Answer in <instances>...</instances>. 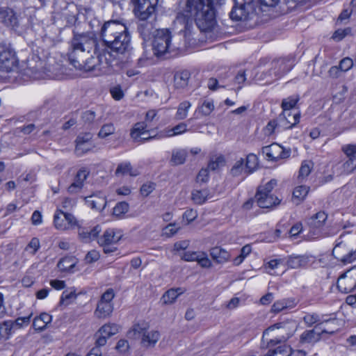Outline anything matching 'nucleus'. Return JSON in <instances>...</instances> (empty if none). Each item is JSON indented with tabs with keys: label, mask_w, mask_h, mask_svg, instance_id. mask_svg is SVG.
Returning <instances> with one entry per match:
<instances>
[{
	"label": "nucleus",
	"mask_w": 356,
	"mask_h": 356,
	"mask_svg": "<svg viewBox=\"0 0 356 356\" xmlns=\"http://www.w3.org/2000/svg\"><path fill=\"white\" fill-rule=\"evenodd\" d=\"M129 334L135 339H140V344L145 348L154 347L160 339L159 332L149 330L146 323L135 325Z\"/></svg>",
	"instance_id": "obj_6"
},
{
	"label": "nucleus",
	"mask_w": 356,
	"mask_h": 356,
	"mask_svg": "<svg viewBox=\"0 0 356 356\" xmlns=\"http://www.w3.org/2000/svg\"><path fill=\"white\" fill-rule=\"evenodd\" d=\"M295 325H296V323L293 321H286V322L275 323L274 325L268 327L264 332L263 338H264L266 337V335L268 334L270 331L273 330L275 328H277V329L283 328V329H289V332L287 333V336L286 337H283V338L284 339H288L293 334V333L295 330Z\"/></svg>",
	"instance_id": "obj_32"
},
{
	"label": "nucleus",
	"mask_w": 356,
	"mask_h": 356,
	"mask_svg": "<svg viewBox=\"0 0 356 356\" xmlns=\"http://www.w3.org/2000/svg\"><path fill=\"white\" fill-rule=\"evenodd\" d=\"M258 166V159L254 154H250L245 159V172L250 174L253 172Z\"/></svg>",
	"instance_id": "obj_43"
},
{
	"label": "nucleus",
	"mask_w": 356,
	"mask_h": 356,
	"mask_svg": "<svg viewBox=\"0 0 356 356\" xmlns=\"http://www.w3.org/2000/svg\"><path fill=\"white\" fill-rule=\"evenodd\" d=\"M76 298V293L74 291H65L63 292L60 303L61 305H68L72 300Z\"/></svg>",
	"instance_id": "obj_55"
},
{
	"label": "nucleus",
	"mask_w": 356,
	"mask_h": 356,
	"mask_svg": "<svg viewBox=\"0 0 356 356\" xmlns=\"http://www.w3.org/2000/svg\"><path fill=\"white\" fill-rule=\"evenodd\" d=\"M308 191L309 188L305 186H299L294 189L293 193V197L294 200H298L296 202V204H298L300 202L304 200V198L307 196Z\"/></svg>",
	"instance_id": "obj_46"
},
{
	"label": "nucleus",
	"mask_w": 356,
	"mask_h": 356,
	"mask_svg": "<svg viewBox=\"0 0 356 356\" xmlns=\"http://www.w3.org/2000/svg\"><path fill=\"white\" fill-rule=\"evenodd\" d=\"M129 206L127 202H119L113 208V214L118 218H121L129 211Z\"/></svg>",
	"instance_id": "obj_48"
},
{
	"label": "nucleus",
	"mask_w": 356,
	"mask_h": 356,
	"mask_svg": "<svg viewBox=\"0 0 356 356\" xmlns=\"http://www.w3.org/2000/svg\"><path fill=\"white\" fill-rule=\"evenodd\" d=\"M155 189V184L152 182L144 184L140 188L142 195L147 197Z\"/></svg>",
	"instance_id": "obj_60"
},
{
	"label": "nucleus",
	"mask_w": 356,
	"mask_h": 356,
	"mask_svg": "<svg viewBox=\"0 0 356 356\" xmlns=\"http://www.w3.org/2000/svg\"><path fill=\"white\" fill-rule=\"evenodd\" d=\"M210 255L212 259L218 264L227 262L230 257L229 253L220 247H214L210 250Z\"/></svg>",
	"instance_id": "obj_28"
},
{
	"label": "nucleus",
	"mask_w": 356,
	"mask_h": 356,
	"mask_svg": "<svg viewBox=\"0 0 356 356\" xmlns=\"http://www.w3.org/2000/svg\"><path fill=\"white\" fill-rule=\"evenodd\" d=\"M313 165L314 164L311 161H304L302 163L298 175L300 181H302L310 174Z\"/></svg>",
	"instance_id": "obj_44"
},
{
	"label": "nucleus",
	"mask_w": 356,
	"mask_h": 356,
	"mask_svg": "<svg viewBox=\"0 0 356 356\" xmlns=\"http://www.w3.org/2000/svg\"><path fill=\"white\" fill-rule=\"evenodd\" d=\"M296 303L293 300H281L274 302L271 307V312L273 313H278L285 309L292 308L295 306Z\"/></svg>",
	"instance_id": "obj_38"
},
{
	"label": "nucleus",
	"mask_w": 356,
	"mask_h": 356,
	"mask_svg": "<svg viewBox=\"0 0 356 356\" xmlns=\"http://www.w3.org/2000/svg\"><path fill=\"white\" fill-rule=\"evenodd\" d=\"M225 165V159L223 156H218L215 158L211 159L209 164L208 168L211 170H218L219 168Z\"/></svg>",
	"instance_id": "obj_51"
},
{
	"label": "nucleus",
	"mask_w": 356,
	"mask_h": 356,
	"mask_svg": "<svg viewBox=\"0 0 356 356\" xmlns=\"http://www.w3.org/2000/svg\"><path fill=\"white\" fill-rule=\"evenodd\" d=\"M186 40L188 39L186 33L183 34L181 33H179L172 37L170 42L171 51L181 50L186 48L187 47Z\"/></svg>",
	"instance_id": "obj_31"
},
{
	"label": "nucleus",
	"mask_w": 356,
	"mask_h": 356,
	"mask_svg": "<svg viewBox=\"0 0 356 356\" xmlns=\"http://www.w3.org/2000/svg\"><path fill=\"white\" fill-rule=\"evenodd\" d=\"M92 136L90 133L80 134L76 139L75 153L81 156L91 151L95 145L92 140Z\"/></svg>",
	"instance_id": "obj_18"
},
{
	"label": "nucleus",
	"mask_w": 356,
	"mask_h": 356,
	"mask_svg": "<svg viewBox=\"0 0 356 356\" xmlns=\"http://www.w3.org/2000/svg\"><path fill=\"white\" fill-rule=\"evenodd\" d=\"M342 151L348 160L341 166V173L348 175L356 170V145H346L342 147Z\"/></svg>",
	"instance_id": "obj_15"
},
{
	"label": "nucleus",
	"mask_w": 356,
	"mask_h": 356,
	"mask_svg": "<svg viewBox=\"0 0 356 356\" xmlns=\"http://www.w3.org/2000/svg\"><path fill=\"white\" fill-rule=\"evenodd\" d=\"M154 19L155 16H154V18L149 19H138V31L145 40H149L153 33Z\"/></svg>",
	"instance_id": "obj_23"
},
{
	"label": "nucleus",
	"mask_w": 356,
	"mask_h": 356,
	"mask_svg": "<svg viewBox=\"0 0 356 356\" xmlns=\"http://www.w3.org/2000/svg\"><path fill=\"white\" fill-rule=\"evenodd\" d=\"M326 220V213L323 211H320L309 219L308 225L311 229H318L323 226Z\"/></svg>",
	"instance_id": "obj_33"
},
{
	"label": "nucleus",
	"mask_w": 356,
	"mask_h": 356,
	"mask_svg": "<svg viewBox=\"0 0 356 356\" xmlns=\"http://www.w3.org/2000/svg\"><path fill=\"white\" fill-rule=\"evenodd\" d=\"M262 153L268 160L277 161L289 157L291 152L284 149L277 143H273L270 145L264 147L262 148Z\"/></svg>",
	"instance_id": "obj_17"
},
{
	"label": "nucleus",
	"mask_w": 356,
	"mask_h": 356,
	"mask_svg": "<svg viewBox=\"0 0 356 356\" xmlns=\"http://www.w3.org/2000/svg\"><path fill=\"white\" fill-rule=\"evenodd\" d=\"M353 60L348 57H346L340 61L339 67L340 68L341 72H345L348 71L350 69H351L353 67Z\"/></svg>",
	"instance_id": "obj_56"
},
{
	"label": "nucleus",
	"mask_w": 356,
	"mask_h": 356,
	"mask_svg": "<svg viewBox=\"0 0 356 356\" xmlns=\"http://www.w3.org/2000/svg\"><path fill=\"white\" fill-rule=\"evenodd\" d=\"M148 133L147 124L145 122H140L134 125L131 130L130 136L131 138L136 142L147 141L156 138V136L143 137L144 135H147Z\"/></svg>",
	"instance_id": "obj_20"
},
{
	"label": "nucleus",
	"mask_w": 356,
	"mask_h": 356,
	"mask_svg": "<svg viewBox=\"0 0 356 356\" xmlns=\"http://www.w3.org/2000/svg\"><path fill=\"white\" fill-rule=\"evenodd\" d=\"M314 262V257L309 255H291L286 259V265L291 268H305Z\"/></svg>",
	"instance_id": "obj_19"
},
{
	"label": "nucleus",
	"mask_w": 356,
	"mask_h": 356,
	"mask_svg": "<svg viewBox=\"0 0 356 356\" xmlns=\"http://www.w3.org/2000/svg\"><path fill=\"white\" fill-rule=\"evenodd\" d=\"M182 15L177 17L179 22L194 20L202 31L211 30L216 24L212 0H186Z\"/></svg>",
	"instance_id": "obj_2"
},
{
	"label": "nucleus",
	"mask_w": 356,
	"mask_h": 356,
	"mask_svg": "<svg viewBox=\"0 0 356 356\" xmlns=\"http://www.w3.org/2000/svg\"><path fill=\"white\" fill-rule=\"evenodd\" d=\"M121 237L122 234L120 232L115 231L113 229H108L98 238L97 242L101 246L104 247L105 253H109L115 250V248H111L110 245L116 243Z\"/></svg>",
	"instance_id": "obj_16"
},
{
	"label": "nucleus",
	"mask_w": 356,
	"mask_h": 356,
	"mask_svg": "<svg viewBox=\"0 0 356 356\" xmlns=\"http://www.w3.org/2000/svg\"><path fill=\"white\" fill-rule=\"evenodd\" d=\"M71 46L69 60L76 69L91 71L95 75L111 72V62L102 54V46L94 33L74 35Z\"/></svg>",
	"instance_id": "obj_1"
},
{
	"label": "nucleus",
	"mask_w": 356,
	"mask_h": 356,
	"mask_svg": "<svg viewBox=\"0 0 356 356\" xmlns=\"http://www.w3.org/2000/svg\"><path fill=\"white\" fill-rule=\"evenodd\" d=\"M131 36L128 30L121 33L115 40H111V42L106 44L104 47H102V54H106V56L110 59L113 63V53L117 54H123L130 47ZM113 65V63H111Z\"/></svg>",
	"instance_id": "obj_5"
},
{
	"label": "nucleus",
	"mask_w": 356,
	"mask_h": 356,
	"mask_svg": "<svg viewBox=\"0 0 356 356\" xmlns=\"http://www.w3.org/2000/svg\"><path fill=\"white\" fill-rule=\"evenodd\" d=\"M187 152L186 149H180L172 151L170 162L174 165L183 164L186 159Z\"/></svg>",
	"instance_id": "obj_40"
},
{
	"label": "nucleus",
	"mask_w": 356,
	"mask_h": 356,
	"mask_svg": "<svg viewBox=\"0 0 356 356\" xmlns=\"http://www.w3.org/2000/svg\"><path fill=\"white\" fill-rule=\"evenodd\" d=\"M299 99L298 95H293L284 99L281 104L282 113L279 115H284L285 119L286 118V115H288V117H291V110L296 106Z\"/></svg>",
	"instance_id": "obj_27"
},
{
	"label": "nucleus",
	"mask_w": 356,
	"mask_h": 356,
	"mask_svg": "<svg viewBox=\"0 0 356 356\" xmlns=\"http://www.w3.org/2000/svg\"><path fill=\"white\" fill-rule=\"evenodd\" d=\"M171 39L172 36L168 29L157 30L152 44L154 54L160 56L171 51Z\"/></svg>",
	"instance_id": "obj_10"
},
{
	"label": "nucleus",
	"mask_w": 356,
	"mask_h": 356,
	"mask_svg": "<svg viewBox=\"0 0 356 356\" xmlns=\"http://www.w3.org/2000/svg\"><path fill=\"white\" fill-rule=\"evenodd\" d=\"M214 109L213 101L204 100L202 106H199L197 111L203 115H209Z\"/></svg>",
	"instance_id": "obj_50"
},
{
	"label": "nucleus",
	"mask_w": 356,
	"mask_h": 356,
	"mask_svg": "<svg viewBox=\"0 0 356 356\" xmlns=\"http://www.w3.org/2000/svg\"><path fill=\"white\" fill-rule=\"evenodd\" d=\"M273 65L275 67L273 73L276 76H282L283 74L290 70V67H286L285 61L283 59L275 61Z\"/></svg>",
	"instance_id": "obj_47"
},
{
	"label": "nucleus",
	"mask_w": 356,
	"mask_h": 356,
	"mask_svg": "<svg viewBox=\"0 0 356 356\" xmlns=\"http://www.w3.org/2000/svg\"><path fill=\"white\" fill-rule=\"evenodd\" d=\"M304 322L309 326L312 325L320 321V316L315 314H307L303 318Z\"/></svg>",
	"instance_id": "obj_59"
},
{
	"label": "nucleus",
	"mask_w": 356,
	"mask_h": 356,
	"mask_svg": "<svg viewBox=\"0 0 356 356\" xmlns=\"http://www.w3.org/2000/svg\"><path fill=\"white\" fill-rule=\"evenodd\" d=\"M133 10L138 19H149L154 18L159 0H131Z\"/></svg>",
	"instance_id": "obj_8"
},
{
	"label": "nucleus",
	"mask_w": 356,
	"mask_h": 356,
	"mask_svg": "<svg viewBox=\"0 0 356 356\" xmlns=\"http://www.w3.org/2000/svg\"><path fill=\"white\" fill-rule=\"evenodd\" d=\"M113 311V304L99 301L95 311V316L97 318H106L109 317Z\"/></svg>",
	"instance_id": "obj_26"
},
{
	"label": "nucleus",
	"mask_w": 356,
	"mask_h": 356,
	"mask_svg": "<svg viewBox=\"0 0 356 356\" xmlns=\"http://www.w3.org/2000/svg\"><path fill=\"white\" fill-rule=\"evenodd\" d=\"M32 314L25 317L17 318L15 321H13L14 328H21L23 326H26L30 323Z\"/></svg>",
	"instance_id": "obj_54"
},
{
	"label": "nucleus",
	"mask_w": 356,
	"mask_h": 356,
	"mask_svg": "<svg viewBox=\"0 0 356 356\" xmlns=\"http://www.w3.org/2000/svg\"><path fill=\"white\" fill-rule=\"evenodd\" d=\"M296 125V120L291 122L286 121L284 115H279L276 119L272 120L264 128V134L271 136L277 131L291 129Z\"/></svg>",
	"instance_id": "obj_14"
},
{
	"label": "nucleus",
	"mask_w": 356,
	"mask_h": 356,
	"mask_svg": "<svg viewBox=\"0 0 356 356\" xmlns=\"http://www.w3.org/2000/svg\"><path fill=\"white\" fill-rule=\"evenodd\" d=\"M350 33L349 29H338L332 35V38L337 41L341 40L346 35Z\"/></svg>",
	"instance_id": "obj_63"
},
{
	"label": "nucleus",
	"mask_w": 356,
	"mask_h": 356,
	"mask_svg": "<svg viewBox=\"0 0 356 356\" xmlns=\"http://www.w3.org/2000/svg\"><path fill=\"white\" fill-rule=\"evenodd\" d=\"M128 30L124 23L118 20L106 22L101 28L100 37L102 40L101 46L104 47L111 40H115L121 33Z\"/></svg>",
	"instance_id": "obj_7"
},
{
	"label": "nucleus",
	"mask_w": 356,
	"mask_h": 356,
	"mask_svg": "<svg viewBox=\"0 0 356 356\" xmlns=\"http://www.w3.org/2000/svg\"><path fill=\"white\" fill-rule=\"evenodd\" d=\"M190 78V72L187 70L181 71L175 74L174 76L175 86L177 88H183L188 85Z\"/></svg>",
	"instance_id": "obj_35"
},
{
	"label": "nucleus",
	"mask_w": 356,
	"mask_h": 356,
	"mask_svg": "<svg viewBox=\"0 0 356 356\" xmlns=\"http://www.w3.org/2000/svg\"><path fill=\"white\" fill-rule=\"evenodd\" d=\"M212 197L213 195L208 188H195L191 193V199L196 204H202Z\"/></svg>",
	"instance_id": "obj_25"
},
{
	"label": "nucleus",
	"mask_w": 356,
	"mask_h": 356,
	"mask_svg": "<svg viewBox=\"0 0 356 356\" xmlns=\"http://www.w3.org/2000/svg\"><path fill=\"white\" fill-rule=\"evenodd\" d=\"M52 321V316L47 313H42L36 316L33 321V326L35 330L42 331L46 328L47 325Z\"/></svg>",
	"instance_id": "obj_30"
},
{
	"label": "nucleus",
	"mask_w": 356,
	"mask_h": 356,
	"mask_svg": "<svg viewBox=\"0 0 356 356\" xmlns=\"http://www.w3.org/2000/svg\"><path fill=\"white\" fill-rule=\"evenodd\" d=\"M191 107V104L188 101L181 102L178 106L177 111L175 115L176 119L181 120L186 118Z\"/></svg>",
	"instance_id": "obj_42"
},
{
	"label": "nucleus",
	"mask_w": 356,
	"mask_h": 356,
	"mask_svg": "<svg viewBox=\"0 0 356 356\" xmlns=\"http://www.w3.org/2000/svg\"><path fill=\"white\" fill-rule=\"evenodd\" d=\"M291 348L290 346L282 344L275 349H270L264 356H290Z\"/></svg>",
	"instance_id": "obj_39"
},
{
	"label": "nucleus",
	"mask_w": 356,
	"mask_h": 356,
	"mask_svg": "<svg viewBox=\"0 0 356 356\" xmlns=\"http://www.w3.org/2000/svg\"><path fill=\"white\" fill-rule=\"evenodd\" d=\"M86 202L90 208L97 211L103 210L106 205L105 197L97 195L89 197Z\"/></svg>",
	"instance_id": "obj_34"
},
{
	"label": "nucleus",
	"mask_w": 356,
	"mask_h": 356,
	"mask_svg": "<svg viewBox=\"0 0 356 356\" xmlns=\"http://www.w3.org/2000/svg\"><path fill=\"white\" fill-rule=\"evenodd\" d=\"M88 176V172L86 170H80L77 172L74 181L68 187V192L70 193H76L81 191L83 186V183Z\"/></svg>",
	"instance_id": "obj_24"
},
{
	"label": "nucleus",
	"mask_w": 356,
	"mask_h": 356,
	"mask_svg": "<svg viewBox=\"0 0 356 356\" xmlns=\"http://www.w3.org/2000/svg\"><path fill=\"white\" fill-rule=\"evenodd\" d=\"M280 0H234V5L230 12V17L235 21L245 20L256 12L255 3L260 5V10L276 7Z\"/></svg>",
	"instance_id": "obj_3"
},
{
	"label": "nucleus",
	"mask_w": 356,
	"mask_h": 356,
	"mask_svg": "<svg viewBox=\"0 0 356 356\" xmlns=\"http://www.w3.org/2000/svg\"><path fill=\"white\" fill-rule=\"evenodd\" d=\"M332 332L333 329L330 330L323 328L321 325H316L314 329L304 332L300 339L304 343H313L319 340L321 334L332 333Z\"/></svg>",
	"instance_id": "obj_22"
},
{
	"label": "nucleus",
	"mask_w": 356,
	"mask_h": 356,
	"mask_svg": "<svg viewBox=\"0 0 356 356\" xmlns=\"http://www.w3.org/2000/svg\"><path fill=\"white\" fill-rule=\"evenodd\" d=\"M252 248L250 245L243 246L241 250V253L238 256L234 259L233 263L236 266L240 265L244 259L251 252Z\"/></svg>",
	"instance_id": "obj_49"
},
{
	"label": "nucleus",
	"mask_w": 356,
	"mask_h": 356,
	"mask_svg": "<svg viewBox=\"0 0 356 356\" xmlns=\"http://www.w3.org/2000/svg\"><path fill=\"white\" fill-rule=\"evenodd\" d=\"M243 171L245 172V167H244V160L243 159H240L235 163L231 169V174L233 176L236 177L241 175Z\"/></svg>",
	"instance_id": "obj_52"
},
{
	"label": "nucleus",
	"mask_w": 356,
	"mask_h": 356,
	"mask_svg": "<svg viewBox=\"0 0 356 356\" xmlns=\"http://www.w3.org/2000/svg\"><path fill=\"white\" fill-rule=\"evenodd\" d=\"M183 293L181 288L171 289L167 291L162 296L161 300L163 304L170 305L172 304L177 297Z\"/></svg>",
	"instance_id": "obj_36"
},
{
	"label": "nucleus",
	"mask_w": 356,
	"mask_h": 356,
	"mask_svg": "<svg viewBox=\"0 0 356 356\" xmlns=\"http://www.w3.org/2000/svg\"><path fill=\"white\" fill-rule=\"evenodd\" d=\"M14 329L13 321H5L0 323V338L8 339Z\"/></svg>",
	"instance_id": "obj_45"
},
{
	"label": "nucleus",
	"mask_w": 356,
	"mask_h": 356,
	"mask_svg": "<svg viewBox=\"0 0 356 356\" xmlns=\"http://www.w3.org/2000/svg\"><path fill=\"white\" fill-rule=\"evenodd\" d=\"M100 254L99 252L97 250H92L91 251H89L86 257H85V261L87 264H92L93 262L97 261L99 259Z\"/></svg>",
	"instance_id": "obj_58"
},
{
	"label": "nucleus",
	"mask_w": 356,
	"mask_h": 356,
	"mask_svg": "<svg viewBox=\"0 0 356 356\" xmlns=\"http://www.w3.org/2000/svg\"><path fill=\"white\" fill-rule=\"evenodd\" d=\"M337 288L344 293H348L356 288V266L348 270L337 280Z\"/></svg>",
	"instance_id": "obj_12"
},
{
	"label": "nucleus",
	"mask_w": 356,
	"mask_h": 356,
	"mask_svg": "<svg viewBox=\"0 0 356 356\" xmlns=\"http://www.w3.org/2000/svg\"><path fill=\"white\" fill-rule=\"evenodd\" d=\"M0 24L11 28L18 26V18L13 10L9 8H0Z\"/></svg>",
	"instance_id": "obj_21"
},
{
	"label": "nucleus",
	"mask_w": 356,
	"mask_h": 356,
	"mask_svg": "<svg viewBox=\"0 0 356 356\" xmlns=\"http://www.w3.org/2000/svg\"><path fill=\"white\" fill-rule=\"evenodd\" d=\"M179 229L180 227L177 226L176 224L170 223L163 229V234L168 237H170L176 234Z\"/></svg>",
	"instance_id": "obj_57"
},
{
	"label": "nucleus",
	"mask_w": 356,
	"mask_h": 356,
	"mask_svg": "<svg viewBox=\"0 0 356 356\" xmlns=\"http://www.w3.org/2000/svg\"><path fill=\"white\" fill-rule=\"evenodd\" d=\"M54 222L56 228L60 230H66L77 225V221L73 215L60 210H57L55 213Z\"/></svg>",
	"instance_id": "obj_13"
},
{
	"label": "nucleus",
	"mask_w": 356,
	"mask_h": 356,
	"mask_svg": "<svg viewBox=\"0 0 356 356\" xmlns=\"http://www.w3.org/2000/svg\"><path fill=\"white\" fill-rule=\"evenodd\" d=\"M343 236V234H341L339 238L337 239V243L332 250V254L343 264H348L356 260V250L347 247V244L341 240Z\"/></svg>",
	"instance_id": "obj_9"
},
{
	"label": "nucleus",
	"mask_w": 356,
	"mask_h": 356,
	"mask_svg": "<svg viewBox=\"0 0 356 356\" xmlns=\"http://www.w3.org/2000/svg\"><path fill=\"white\" fill-rule=\"evenodd\" d=\"M115 132V127L113 124H106L102 126L98 136L100 138H106Z\"/></svg>",
	"instance_id": "obj_53"
},
{
	"label": "nucleus",
	"mask_w": 356,
	"mask_h": 356,
	"mask_svg": "<svg viewBox=\"0 0 356 356\" xmlns=\"http://www.w3.org/2000/svg\"><path fill=\"white\" fill-rule=\"evenodd\" d=\"M119 331V326L115 323H106L102 326L98 331V334H103L107 338L117 334Z\"/></svg>",
	"instance_id": "obj_41"
},
{
	"label": "nucleus",
	"mask_w": 356,
	"mask_h": 356,
	"mask_svg": "<svg viewBox=\"0 0 356 356\" xmlns=\"http://www.w3.org/2000/svg\"><path fill=\"white\" fill-rule=\"evenodd\" d=\"M138 174L139 172L136 170L133 169L129 163H123L119 164L115 170V175L117 176L129 175L130 176L136 177Z\"/></svg>",
	"instance_id": "obj_37"
},
{
	"label": "nucleus",
	"mask_w": 356,
	"mask_h": 356,
	"mask_svg": "<svg viewBox=\"0 0 356 356\" xmlns=\"http://www.w3.org/2000/svg\"><path fill=\"white\" fill-rule=\"evenodd\" d=\"M277 186V181L271 179L264 186H260L255 195V200L261 208H273L280 203V200L275 196L272 190Z\"/></svg>",
	"instance_id": "obj_4"
},
{
	"label": "nucleus",
	"mask_w": 356,
	"mask_h": 356,
	"mask_svg": "<svg viewBox=\"0 0 356 356\" xmlns=\"http://www.w3.org/2000/svg\"><path fill=\"white\" fill-rule=\"evenodd\" d=\"M15 53L10 44L0 42V70L10 72L16 65Z\"/></svg>",
	"instance_id": "obj_11"
},
{
	"label": "nucleus",
	"mask_w": 356,
	"mask_h": 356,
	"mask_svg": "<svg viewBox=\"0 0 356 356\" xmlns=\"http://www.w3.org/2000/svg\"><path fill=\"white\" fill-rule=\"evenodd\" d=\"M40 248V241L38 238H33L28 244L26 250H31V253L35 254Z\"/></svg>",
	"instance_id": "obj_62"
},
{
	"label": "nucleus",
	"mask_w": 356,
	"mask_h": 356,
	"mask_svg": "<svg viewBox=\"0 0 356 356\" xmlns=\"http://www.w3.org/2000/svg\"><path fill=\"white\" fill-rule=\"evenodd\" d=\"M77 264V260L73 257H65L61 259L57 266L62 272L74 273V268Z\"/></svg>",
	"instance_id": "obj_29"
},
{
	"label": "nucleus",
	"mask_w": 356,
	"mask_h": 356,
	"mask_svg": "<svg viewBox=\"0 0 356 356\" xmlns=\"http://www.w3.org/2000/svg\"><path fill=\"white\" fill-rule=\"evenodd\" d=\"M198 264L204 268H209L211 266V261L207 257V254L204 252H201L200 256L197 260Z\"/></svg>",
	"instance_id": "obj_64"
},
{
	"label": "nucleus",
	"mask_w": 356,
	"mask_h": 356,
	"mask_svg": "<svg viewBox=\"0 0 356 356\" xmlns=\"http://www.w3.org/2000/svg\"><path fill=\"white\" fill-rule=\"evenodd\" d=\"M115 297L114 291L112 289H107L101 296L100 302L113 303L112 300Z\"/></svg>",
	"instance_id": "obj_61"
}]
</instances>
